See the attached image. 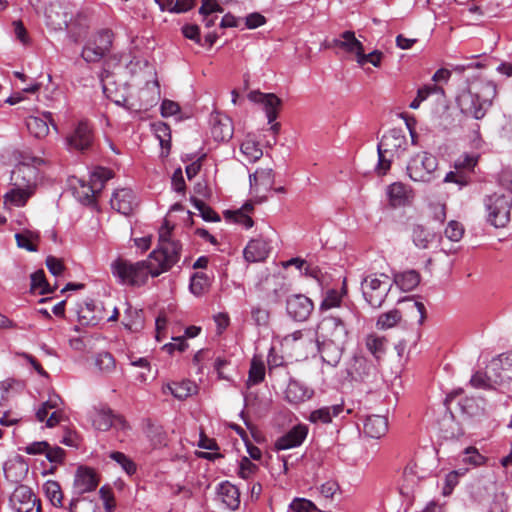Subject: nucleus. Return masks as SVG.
<instances>
[{"label": "nucleus", "instance_id": "1", "mask_svg": "<svg viewBox=\"0 0 512 512\" xmlns=\"http://www.w3.org/2000/svg\"><path fill=\"white\" fill-rule=\"evenodd\" d=\"M182 244L172 239L171 230L165 224L159 231V245L145 260L132 263L117 258L111 264V272L119 283L140 287L149 277H158L169 271L181 258Z\"/></svg>", "mask_w": 512, "mask_h": 512}, {"label": "nucleus", "instance_id": "2", "mask_svg": "<svg viewBox=\"0 0 512 512\" xmlns=\"http://www.w3.org/2000/svg\"><path fill=\"white\" fill-rule=\"evenodd\" d=\"M496 86L490 81H479L462 91L457 97L461 112L476 120H481L492 105Z\"/></svg>", "mask_w": 512, "mask_h": 512}, {"label": "nucleus", "instance_id": "3", "mask_svg": "<svg viewBox=\"0 0 512 512\" xmlns=\"http://www.w3.org/2000/svg\"><path fill=\"white\" fill-rule=\"evenodd\" d=\"M393 282L386 274H371L361 282V290L365 301L372 308H380L385 302Z\"/></svg>", "mask_w": 512, "mask_h": 512}, {"label": "nucleus", "instance_id": "4", "mask_svg": "<svg viewBox=\"0 0 512 512\" xmlns=\"http://www.w3.org/2000/svg\"><path fill=\"white\" fill-rule=\"evenodd\" d=\"M113 177L112 170L104 167L95 168L90 174L89 183L79 181L80 185L74 188V195L84 205H92L97 195L104 188L106 181Z\"/></svg>", "mask_w": 512, "mask_h": 512}, {"label": "nucleus", "instance_id": "5", "mask_svg": "<svg viewBox=\"0 0 512 512\" xmlns=\"http://www.w3.org/2000/svg\"><path fill=\"white\" fill-rule=\"evenodd\" d=\"M487 221L496 228L505 227L510 221L512 198L494 193L484 199Z\"/></svg>", "mask_w": 512, "mask_h": 512}, {"label": "nucleus", "instance_id": "6", "mask_svg": "<svg viewBox=\"0 0 512 512\" xmlns=\"http://www.w3.org/2000/svg\"><path fill=\"white\" fill-rule=\"evenodd\" d=\"M352 314V311H348L344 316L328 315L323 317L317 325L316 339L347 342V321Z\"/></svg>", "mask_w": 512, "mask_h": 512}, {"label": "nucleus", "instance_id": "7", "mask_svg": "<svg viewBox=\"0 0 512 512\" xmlns=\"http://www.w3.org/2000/svg\"><path fill=\"white\" fill-rule=\"evenodd\" d=\"M437 167L438 160L434 155L420 152L409 160L406 170L411 180L428 183L435 178Z\"/></svg>", "mask_w": 512, "mask_h": 512}, {"label": "nucleus", "instance_id": "8", "mask_svg": "<svg viewBox=\"0 0 512 512\" xmlns=\"http://www.w3.org/2000/svg\"><path fill=\"white\" fill-rule=\"evenodd\" d=\"M94 141V128L90 121L86 119L76 122L66 137V145L70 151H89L92 149Z\"/></svg>", "mask_w": 512, "mask_h": 512}, {"label": "nucleus", "instance_id": "9", "mask_svg": "<svg viewBox=\"0 0 512 512\" xmlns=\"http://www.w3.org/2000/svg\"><path fill=\"white\" fill-rule=\"evenodd\" d=\"M9 504L14 512H40V501L26 485L15 488L9 499Z\"/></svg>", "mask_w": 512, "mask_h": 512}, {"label": "nucleus", "instance_id": "10", "mask_svg": "<svg viewBox=\"0 0 512 512\" xmlns=\"http://www.w3.org/2000/svg\"><path fill=\"white\" fill-rule=\"evenodd\" d=\"M91 421L93 427L99 431H108L112 427L119 430L128 428L126 420L120 415H115L106 406L95 407L91 413Z\"/></svg>", "mask_w": 512, "mask_h": 512}, {"label": "nucleus", "instance_id": "11", "mask_svg": "<svg viewBox=\"0 0 512 512\" xmlns=\"http://www.w3.org/2000/svg\"><path fill=\"white\" fill-rule=\"evenodd\" d=\"M407 146V138L403 130L394 128L382 136L377 150L388 154L390 158H400L406 151Z\"/></svg>", "mask_w": 512, "mask_h": 512}, {"label": "nucleus", "instance_id": "12", "mask_svg": "<svg viewBox=\"0 0 512 512\" xmlns=\"http://www.w3.org/2000/svg\"><path fill=\"white\" fill-rule=\"evenodd\" d=\"M313 310L312 300L303 294L291 295L286 300V311L297 322L308 320Z\"/></svg>", "mask_w": 512, "mask_h": 512}, {"label": "nucleus", "instance_id": "13", "mask_svg": "<svg viewBox=\"0 0 512 512\" xmlns=\"http://www.w3.org/2000/svg\"><path fill=\"white\" fill-rule=\"evenodd\" d=\"M486 377L498 384L512 380V352L492 360L487 368Z\"/></svg>", "mask_w": 512, "mask_h": 512}, {"label": "nucleus", "instance_id": "14", "mask_svg": "<svg viewBox=\"0 0 512 512\" xmlns=\"http://www.w3.org/2000/svg\"><path fill=\"white\" fill-rule=\"evenodd\" d=\"M249 183L251 192L260 198V202L265 201L267 199L265 193L273 188L274 172L271 168H258L249 175Z\"/></svg>", "mask_w": 512, "mask_h": 512}, {"label": "nucleus", "instance_id": "15", "mask_svg": "<svg viewBox=\"0 0 512 512\" xmlns=\"http://www.w3.org/2000/svg\"><path fill=\"white\" fill-rule=\"evenodd\" d=\"M11 185L35 191L38 180V169L32 165L21 163L11 172Z\"/></svg>", "mask_w": 512, "mask_h": 512}, {"label": "nucleus", "instance_id": "16", "mask_svg": "<svg viewBox=\"0 0 512 512\" xmlns=\"http://www.w3.org/2000/svg\"><path fill=\"white\" fill-rule=\"evenodd\" d=\"M210 131L213 139L218 142L228 141L233 136L232 120L225 114L213 112L210 115Z\"/></svg>", "mask_w": 512, "mask_h": 512}, {"label": "nucleus", "instance_id": "17", "mask_svg": "<svg viewBox=\"0 0 512 512\" xmlns=\"http://www.w3.org/2000/svg\"><path fill=\"white\" fill-rule=\"evenodd\" d=\"M70 41L77 44L81 42L88 34L89 18L84 12L70 14L67 20V26H64Z\"/></svg>", "mask_w": 512, "mask_h": 512}, {"label": "nucleus", "instance_id": "18", "mask_svg": "<svg viewBox=\"0 0 512 512\" xmlns=\"http://www.w3.org/2000/svg\"><path fill=\"white\" fill-rule=\"evenodd\" d=\"M248 99L263 105L268 123H272L277 119L282 101L274 93H262L259 90H254L248 94Z\"/></svg>", "mask_w": 512, "mask_h": 512}, {"label": "nucleus", "instance_id": "19", "mask_svg": "<svg viewBox=\"0 0 512 512\" xmlns=\"http://www.w3.org/2000/svg\"><path fill=\"white\" fill-rule=\"evenodd\" d=\"M110 204L112 209L125 216L133 213L138 206L135 193L129 188L118 189L114 192Z\"/></svg>", "mask_w": 512, "mask_h": 512}, {"label": "nucleus", "instance_id": "20", "mask_svg": "<svg viewBox=\"0 0 512 512\" xmlns=\"http://www.w3.org/2000/svg\"><path fill=\"white\" fill-rule=\"evenodd\" d=\"M99 478L94 469L80 466L74 478V491L78 495L91 492L97 488Z\"/></svg>", "mask_w": 512, "mask_h": 512}, {"label": "nucleus", "instance_id": "21", "mask_svg": "<svg viewBox=\"0 0 512 512\" xmlns=\"http://www.w3.org/2000/svg\"><path fill=\"white\" fill-rule=\"evenodd\" d=\"M318 351L323 362L336 366L341 360L346 342L316 339Z\"/></svg>", "mask_w": 512, "mask_h": 512}, {"label": "nucleus", "instance_id": "22", "mask_svg": "<svg viewBox=\"0 0 512 512\" xmlns=\"http://www.w3.org/2000/svg\"><path fill=\"white\" fill-rule=\"evenodd\" d=\"M308 427L304 424H298L291 428L275 442L277 450H287L300 446L306 439Z\"/></svg>", "mask_w": 512, "mask_h": 512}, {"label": "nucleus", "instance_id": "23", "mask_svg": "<svg viewBox=\"0 0 512 512\" xmlns=\"http://www.w3.org/2000/svg\"><path fill=\"white\" fill-rule=\"evenodd\" d=\"M70 14L67 7L59 3H51L45 10L46 25L55 31L63 30L64 26H67Z\"/></svg>", "mask_w": 512, "mask_h": 512}, {"label": "nucleus", "instance_id": "24", "mask_svg": "<svg viewBox=\"0 0 512 512\" xmlns=\"http://www.w3.org/2000/svg\"><path fill=\"white\" fill-rule=\"evenodd\" d=\"M269 253L270 245L262 238L250 240L243 251L245 260L250 263L264 261Z\"/></svg>", "mask_w": 512, "mask_h": 512}, {"label": "nucleus", "instance_id": "25", "mask_svg": "<svg viewBox=\"0 0 512 512\" xmlns=\"http://www.w3.org/2000/svg\"><path fill=\"white\" fill-rule=\"evenodd\" d=\"M388 431V419L384 415H367L364 417L363 432L373 439H380Z\"/></svg>", "mask_w": 512, "mask_h": 512}, {"label": "nucleus", "instance_id": "26", "mask_svg": "<svg viewBox=\"0 0 512 512\" xmlns=\"http://www.w3.org/2000/svg\"><path fill=\"white\" fill-rule=\"evenodd\" d=\"M49 123L56 127L52 122L51 112H44L42 116H29L26 119V127L29 133L38 139L48 135Z\"/></svg>", "mask_w": 512, "mask_h": 512}, {"label": "nucleus", "instance_id": "27", "mask_svg": "<svg viewBox=\"0 0 512 512\" xmlns=\"http://www.w3.org/2000/svg\"><path fill=\"white\" fill-rule=\"evenodd\" d=\"M314 395V390L297 380H290L285 391L286 400L291 404H300Z\"/></svg>", "mask_w": 512, "mask_h": 512}, {"label": "nucleus", "instance_id": "28", "mask_svg": "<svg viewBox=\"0 0 512 512\" xmlns=\"http://www.w3.org/2000/svg\"><path fill=\"white\" fill-rule=\"evenodd\" d=\"M217 494L222 503L229 510H236L239 507L240 492L238 488L230 482H221L217 487Z\"/></svg>", "mask_w": 512, "mask_h": 512}, {"label": "nucleus", "instance_id": "29", "mask_svg": "<svg viewBox=\"0 0 512 512\" xmlns=\"http://www.w3.org/2000/svg\"><path fill=\"white\" fill-rule=\"evenodd\" d=\"M333 45L344 50L347 53L359 57L364 52V46L356 37L353 31H344L339 38L333 40Z\"/></svg>", "mask_w": 512, "mask_h": 512}, {"label": "nucleus", "instance_id": "30", "mask_svg": "<svg viewBox=\"0 0 512 512\" xmlns=\"http://www.w3.org/2000/svg\"><path fill=\"white\" fill-rule=\"evenodd\" d=\"M3 471L6 479L11 482L18 483L26 476L28 472V465L22 457L17 456L16 458L10 459L4 463Z\"/></svg>", "mask_w": 512, "mask_h": 512}, {"label": "nucleus", "instance_id": "31", "mask_svg": "<svg viewBox=\"0 0 512 512\" xmlns=\"http://www.w3.org/2000/svg\"><path fill=\"white\" fill-rule=\"evenodd\" d=\"M412 190L401 182H395L388 186L387 196L392 207H400L408 204Z\"/></svg>", "mask_w": 512, "mask_h": 512}, {"label": "nucleus", "instance_id": "32", "mask_svg": "<svg viewBox=\"0 0 512 512\" xmlns=\"http://www.w3.org/2000/svg\"><path fill=\"white\" fill-rule=\"evenodd\" d=\"M343 411V404L323 406L312 411L308 417V420L314 424H329L332 422L334 417H338Z\"/></svg>", "mask_w": 512, "mask_h": 512}, {"label": "nucleus", "instance_id": "33", "mask_svg": "<svg viewBox=\"0 0 512 512\" xmlns=\"http://www.w3.org/2000/svg\"><path fill=\"white\" fill-rule=\"evenodd\" d=\"M351 370V374L355 379L366 381L375 374L376 368L365 357L358 356L354 357Z\"/></svg>", "mask_w": 512, "mask_h": 512}, {"label": "nucleus", "instance_id": "34", "mask_svg": "<svg viewBox=\"0 0 512 512\" xmlns=\"http://www.w3.org/2000/svg\"><path fill=\"white\" fill-rule=\"evenodd\" d=\"M165 389H167L175 398L179 400H184L197 392L196 384L190 380L167 384L163 388L164 393H166Z\"/></svg>", "mask_w": 512, "mask_h": 512}, {"label": "nucleus", "instance_id": "35", "mask_svg": "<svg viewBox=\"0 0 512 512\" xmlns=\"http://www.w3.org/2000/svg\"><path fill=\"white\" fill-rule=\"evenodd\" d=\"M387 340L383 336L370 333L365 337V347L379 361L386 352Z\"/></svg>", "mask_w": 512, "mask_h": 512}, {"label": "nucleus", "instance_id": "36", "mask_svg": "<svg viewBox=\"0 0 512 512\" xmlns=\"http://www.w3.org/2000/svg\"><path fill=\"white\" fill-rule=\"evenodd\" d=\"M95 304L93 302L85 303L78 311V319L82 325L96 326L103 319L101 312L95 313Z\"/></svg>", "mask_w": 512, "mask_h": 512}, {"label": "nucleus", "instance_id": "37", "mask_svg": "<svg viewBox=\"0 0 512 512\" xmlns=\"http://www.w3.org/2000/svg\"><path fill=\"white\" fill-rule=\"evenodd\" d=\"M394 283L402 291H411L420 283V275L415 270L405 271L395 275Z\"/></svg>", "mask_w": 512, "mask_h": 512}, {"label": "nucleus", "instance_id": "38", "mask_svg": "<svg viewBox=\"0 0 512 512\" xmlns=\"http://www.w3.org/2000/svg\"><path fill=\"white\" fill-rule=\"evenodd\" d=\"M411 237L416 247L419 249H427L435 235L427 230L423 225L415 224L412 227Z\"/></svg>", "mask_w": 512, "mask_h": 512}, {"label": "nucleus", "instance_id": "39", "mask_svg": "<svg viewBox=\"0 0 512 512\" xmlns=\"http://www.w3.org/2000/svg\"><path fill=\"white\" fill-rule=\"evenodd\" d=\"M240 151L250 163L258 161L263 156L259 143L249 136L241 143Z\"/></svg>", "mask_w": 512, "mask_h": 512}, {"label": "nucleus", "instance_id": "40", "mask_svg": "<svg viewBox=\"0 0 512 512\" xmlns=\"http://www.w3.org/2000/svg\"><path fill=\"white\" fill-rule=\"evenodd\" d=\"M34 193L35 191L31 189L13 186V188L4 195V199L5 202H9L17 207H22Z\"/></svg>", "mask_w": 512, "mask_h": 512}, {"label": "nucleus", "instance_id": "41", "mask_svg": "<svg viewBox=\"0 0 512 512\" xmlns=\"http://www.w3.org/2000/svg\"><path fill=\"white\" fill-rule=\"evenodd\" d=\"M44 455L51 463V467L44 474H53L58 466L64 464L66 451L59 446H51L49 444V448L46 449Z\"/></svg>", "mask_w": 512, "mask_h": 512}, {"label": "nucleus", "instance_id": "42", "mask_svg": "<svg viewBox=\"0 0 512 512\" xmlns=\"http://www.w3.org/2000/svg\"><path fill=\"white\" fill-rule=\"evenodd\" d=\"M43 490L47 499L55 507H62L63 493L58 482L49 480L43 485Z\"/></svg>", "mask_w": 512, "mask_h": 512}, {"label": "nucleus", "instance_id": "43", "mask_svg": "<svg viewBox=\"0 0 512 512\" xmlns=\"http://www.w3.org/2000/svg\"><path fill=\"white\" fill-rule=\"evenodd\" d=\"M210 286L209 277L202 272L195 273L190 280L189 289L197 297L205 294Z\"/></svg>", "mask_w": 512, "mask_h": 512}, {"label": "nucleus", "instance_id": "44", "mask_svg": "<svg viewBox=\"0 0 512 512\" xmlns=\"http://www.w3.org/2000/svg\"><path fill=\"white\" fill-rule=\"evenodd\" d=\"M108 52L104 51V49L97 44H95L92 40L88 41L81 52L82 58L88 63H94L100 61Z\"/></svg>", "mask_w": 512, "mask_h": 512}, {"label": "nucleus", "instance_id": "45", "mask_svg": "<svg viewBox=\"0 0 512 512\" xmlns=\"http://www.w3.org/2000/svg\"><path fill=\"white\" fill-rule=\"evenodd\" d=\"M402 315L399 310L393 309L379 315L376 327L380 330H387L396 326L401 321Z\"/></svg>", "mask_w": 512, "mask_h": 512}, {"label": "nucleus", "instance_id": "46", "mask_svg": "<svg viewBox=\"0 0 512 512\" xmlns=\"http://www.w3.org/2000/svg\"><path fill=\"white\" fill-rule=\"evenodd\" d=\"M31 291L38 292L41 295L51 293L53 290L50 288L45 273L42 269L32 273L31 276Z\"/></svg>", "mask_w": 512, "mask_h": 512}, {"label": "nucleus", "instance_id": "47", "mask_svg": "<svg viewBox=\"0 0 512 512\" xmlns=\"http://www.w3.org/2000/svg\"><path fill=\"white\" fill-rule=\"evenodd\" d=\"M95 365L103 374H110L116 368V361L109 352H101L95 358Z\"/></svg>", "mask_w": 512, "mask_h": 512}, {"label": "nucleus", "instance_id": "48", "mask_svg": "<svg viewBox=\"0 0 512 512\" xmlns=\"http://www.w3.org/2000/svg\"><path fill=\"white\" fill-rule=\"evenodd\" d=\"M462 462L473 467H479L486 463L487 458L479 453L478 449L470 446L463 452Z\"/></svg>", "mask_w": 512, "mask_h": 512}, {"label": "nucleus", "instance_id": "49", "mask_svg": "<svg viewBox=\"0 0 512 512\" xmlns=\"http://www.w3.org/2000/svg\"><path fill=\"white\" fill-rule=\"evenodd\" d=\"M193 206L200 212L201 217L207 222H219L220 216L204 201L192 198Z\"/></svg>", "mask_w": 512, "mask_h": 512}, {"label": "nucleus", "instance_id": "50", "mask_svg": "<svg viewBox=\"0 0 512 512\" xmlns=\"http://www.w3.org/2000/svg\"><path fill=\"white\" fill-rule=\"evenodd\" d=\"M110 458L118 463L121 468L129 475H133L136 473L137 466L132 459L126 456L124 453L119 451H114L110 453Z\"/></svg>", "mask_w": 512, "mask_h": 512}, {"label": "nucleus", "instance_id": "51", "mask_svg": "<svg viewBox=\"0 0 512 512\" xmlns=\"http://www.w3.org/2000/svg\"><path fill=\"white\" fill-rule=\"evenodd\" d=\"M224 216L227 220H232L235 223L241 224L246 229H249L253 226L254 221L252 218L245 213L243 210L230 211L227 210L224 212Z\"/></svg>", "mask_w": 512, "mask_h": 512}, {"label": "nucleus", "instance_id": "52", "mask_svg": "<svg viewBox=\"0 0 512 512\" xmlns=\"http://www.w3.org/2000/svg\"><path fill=\"white\" fill-rule=\"evenodd\" d=\"M265 366L263 362L253 359L249 369V381L258 384L264 380Z\"/></svg>", "mask_w": 512, "mask_h": 512}, {"label": "nucleus", "instance_id": "53", "mask_svg": "<svg viewBox=\"0 0 512 512\" xmlns=\"http://www.w3.org/2000/svg\"><path fill=\"white\" fill-rule=\"evenodd\" d=\"M91 40L109 53L113 43V33L108 29L101 30Z\"/></svg>", "mask_w": 512, "mask_h": 512}, {"label": "nucleus", "instance_id": "54", "mask_svg": "<svg viewBox=\"0 0 512 512\" xmlns=\"http://www.w3.org/2000/svg\"><path fill=\"white\" fill-rule=\"evenodd\" d=\"M293 512H317V506L306 498H295L289 505Z\"/></svg>", "mask_w": 512, "mask_h": 512}, {"label": "nucleus", "instance_id": "55", "mask_svg": "<svg viewBox=\"0 0 512 512\" xmlns=\"http://www.w3.org/2000/svg\"><path fill=\"white\" fill-rule=\"evenodd\" d=\"M444 233L449 240L458 242L463 237L464 227L460 222L452 220L448 223Z\"/></svg>", "mask_w": 512, "mask_h": 512}, {"label": "nucleus", "instance_id": "56", "mask_svg": "<svg viewBox=\"0 0 512 512\" xmlns=\"http://www.w3.org/2000/svg\"><path fill=\"white\" fill-rule=\"evenodd\" d=\"M342 301V295L340 292H338L335 289L328 290L326 292L325 298L323 299L320 309L321 310H328L331 308H335L340 306V303Z\"/></svg>", "mask_w": 512, "mask_h": 512}, {"label": "nucleus", "instance_id": "57", "mask_svg": "<svg viewBox=\"0 0 512 512\" xmlns=\"http://www.w3.org/2000/svg\"><path fill=\"white\" fill-rule=\"evenodd\" d=\"M383 58V53L379 50H374L371 53L365 54V51L357 57V63L364 66L366 63H371L374 67H380Z\"/></svg>", "mask_w": 512, "mask_h": 512}, {"label": "nucleus", "instance_id": "58", "mask_svg": "<svg viewBox=\"0 0 512 512\" xmlns=\"http://www.w3.org/2000/svg\"><path fill=\"white\" fill-rule=\"evenodd\" d=\"M258 470V466L252 463L249 458L243 457L240 461L238 475L243 479H249Z\"/></svg>", "mask_w": 512, "mask_h": 512}, {"label": "nucleus", "instance_id": "59", "mask_svg": "<svg viewBox=\"0 0 512 512\" xmlns=\"http://www.w3.org/2000/svg\"><path fill=\"white\" fill-rule=\"evenodd\" d=\"M251 317L258 326H267L270 320V312L261 307H254L251 310Z\"/></svg>", "mask_w": 512, "mask_h": 512}, {"label": "nucleus", "instance_id": "60", "mask_svg": "<svg viewBox=\"0 0 512 512\" xmlns=\"http://www.w3.org/2000/svg\"><path fill=\"white\" fill-rule=\"evenodd\" d=\"M433 94L444 95V89L435 83L427 84L418 89L416 96L419 98V100H421L423 102L430 95H433Z\"/></svg>", "mask_w": 512, "mask_h": 512}, {"label": "nucleus", "instance_id": "61", "mask_svg": "<svg viewBox=\"0 0 512 512\" xmlns=\"http://www.w3.org/2000/svg\"><path fill=\"white\" fill-rule=\"evenodd\" d=\"M182 34L185 38L194 41L198 45H203L200 37V29L196 24H185L181 28Z\"/></svg>", "mask_w": 512, "mask_h": 512}, {"label": "nucleus", "instance_id": "62", "mask_svg": "<svg viewBox=\"0 0 512 512\" xmlns=\"http://www.w3.org/2000/svg\"><path fill=\"white\" fill-rule=\"evenodd\" d=\"M15 239H16L18 247L24 248L31 252L37 251V246L32 243V234L30 232L17 233L15 235Z\"/></svg>", "mask_w": 512, "mask_h": 512}, {"label": "nucleus", "instance_id": "63", "mask_svg": "<svg viewBox=\"0 0 512 512\" xmlns=\"http://www.w3.org/2000/svg\"><path fill=\"white\" fill-rule=\"evenodd\" d=\"M48 448L49 443L47 441H36L26 445L21 449L29 455H42Z\"/></svg>", "mask_w": 512, "mask_h": 512}, {"label": "nucleus", "instance_id": "64", "mask_svg": "<svg viewBox=\"0 0 512 512\" xmlns=\"http://www.w3.org/2000/svg\"><path fill=\"white\" fill-rule=\"evenodd\" d=\"M477 163V158L474 156L465 154L455 161V169L456 170H467L471 171Z\"/></svg>", "mask_w": 512, "mask_h": 512}]
</instances>
